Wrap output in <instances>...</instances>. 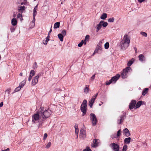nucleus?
Masks as SVG:
<instances>
[{
	"label": "nucleus",
	"mask_w": 151,
	"mask_h": 151,
	"mask_svg": "<svg viewBox=\"0 0 151 151\" xmlns=\"http://www.w3.org/2000/svg\"><path fill=\"white\" fill-rule=\"evenodd\" d=\"M22 13H19L17 16L18 18H19L22 16Z\"/></svg>",
	"instance_id": "50"
},
{
	"label": "nucleus",
	"mask_w": 151,
	"mask_h": 151,
	"mask_svg": "<svg viewBox=\"0 0 151 151\" xmlns=\"http://www.w3.org/2000/svg\"><path fill=\"white\" fill-rule=\"evenodd\" d=\"M83 45V44L81 43L80 42L79 43L78 45V46L79 47H81Z\"/></svg>",
	"instance_id": "58"
},
{
	"label": "nucleus",
	"mask_w": 151,
	"mask_h": 151,
	"mask_svg": "<svg viewBox=\"0 0 151 151\" xmlns=\"http://www.w3.org/2000/svg\"><path fill=\"white\" fill-rule=\"evenodd\" d=\"M21 87L19 86L16 88L14 90V91L12 93V94L14 93L19 91L21 89Z\"/></svg>",
	"instance_id": "31"
},
{
	"label": "nucleus",
	"mask_w": 151,
	"mask_h": 151,
	"mask_svg": "<svg viewBox=\"0 0 151 151\" xmlns=\"http://www.w3.org/2000/svg\"><path fill=\"white\" fill-rule=\"evenodd\" d=\"M35 72L33 70H31L30 72V75L28 78V80L30 81L32 78V76L35 74Z\"/></svg>",
	"instance_id": "16"
},
{
	"label": "nucleus",
	"mask_w": 151,
	"mask_h": 151,
	"mask_svg": "<svg viewBox=\"0 0 151 151\" xmlns=\"http://www.w3.org/2000/svg\"><path fill=\"white\" fill-rule=\"evenodd\" d=\"M51 144V142H49L46 146L45 147L47 148H49Z\"/></svg>",
	"instance_id": "41"
},
{
	"label": "nucleus",
	"mask_w": 151,
	"mask_h": 151,
	"mask_svg": "<svg viewBox=\"0 0 151 151\" xmlns=\"http://www.w3.org/2000/svg\"><path fill=\"white\" fill-rule=\"evenodd\" d=\"M75 134H78V126L75 127Z\"/></svg>",
	"instance_id": "35"
},
{
	"label": "nucleus",
	"mask_w": 151,
	"mask_h": 151,
	"mask_svg": "<svg viewBox=\"0 0 151 151\" xmlns=\"http://www.w3.org/2000/svg\"><path fill=\"white\" fill-rule=\"evenodd\" d=\"M40 117L39 111L37 113L34 114L32 116V122L33 123H36L39 122Z\"/></svg>",
	"instance_id": "5"
},
{
	"label": "nucleus",
	"mask_w": 151,
	"mask_h": 151,
	"mask_svg": "<svg viewBox=\"0 0 151 151\" xmlns=\"http://www.w3.org/2000/svg\"><path fill=\"white\" fill-rule=\"evenodd\" d=\"M52 27L51 26V29L49 32V34L50 33H51V32L52 31V30L51 29Z\"/></svg>",
	"instance_id": "62"
},
{
	"label": "nucleus",
	"mask_w": 151,
	"mask_h": 151,
	"mask_svg": "<svg viewBox=\"0 0 151 151\" xmlns=\"http://www.w3.org/2000/svg\"><path fill=\"white\" fill-rule=\"evenodd\" d=\"M127 149V146L126 145H124L123 146L122 151H126Z\"/></svg>",
	"instance_id": "34"
},
{
	"label": "nucleus",
	"mask_w": 151,
	"mask_h": 151,
	"mask_svg": "<svg viewBox=\"0 0 151 151\" xmlns=\"http://www.w3.org/2000/svg\"><path fill=\"white\" fill-rule=\"evenodd\" d=\"M10 149L9 148H7L6 149L4 150H2L1 151H9Z\"/></svg>",
	"instance_id": "56"
},
{
	"label": "nucleus",
	"mask_w": 151,
	"mask_h": 151,
	"mask_svg": "<svg viewBox=\"0 0 151 151\" xmlns=\"http://www.w3.org/2000/svg\"><path fill=\"white\" fill-rule=\"evenodd\" d=\"M94 102V101L91 100H89V105L91 108H92V107L93 104Z\"/></svg>",
	"instance_id": "29"
},
{
	"label": "nucleus",
	"mask_w": 151,
	"mask_h": 151,
	"mask_svg": "<svg viewBox=\"0 0 151 151\" xmlns=\"http://www.w3.org/2000/svg\"><path fill=\"white\" fill-rule=\"evenodd\" d=\"M134 59L132 58L131 60H129L127 63V65L129 66H130L133 63L134 61Z\"/></svg>",
	"instance_id": "25"
},
{
	"label": "nucleus",
	"mask_w": 151,
	"mask_h": 151,
	"mask_svg": "<svg viewBox=\"0 0 151 151\" xmlns=\"http://www.w3.org/2000/svg\"><path fill=\"white\" fill-rule=\"evenodd\" d=\"M48 41L49 40H47V39H46L45 40H44L43 41V44L45 45H46Z\"/></svg>",
	"instance_id": "42"
},
{
	"label": "nucleus",
	"mask_w": 151,
	"mask_h": 151,
	"mask_svg": "<svg viewBox=\"0 0 151 151\" xmlns=\"http://www.w3.org/2000/svg\"><path fill=\"white\" fill-rule=\"evenodd\" d=\"M12 24L13 26L16 25L17 24V21L15 18H14L12 19L11 21Z\"/></svg>",
	"instance_id": "19"
},
{
	"label": "nucleus",
	"mask_w": 151,
	"mask_h": 151,
	"mask_svg": "<svg viewBox=\"0 0 151 151\" xmlns=\"http://www.w3.org/2000/svg\"><path fill=\"white\" fill-rule=\"evenodd\" d=\"M121 133L122 131L120 129L118 131L117 134V137L120 136L121 134Z\"/></svg>",
	"instance_id": "37"
},
{
	"label": "nucleus",
	"mask_w": 151,
	"mask_h": 151,
	"mask_svg": "<svg viewBox=\"0 0 151 151\" xmlns=\"http://www.w3.org/2000/svg\"><path fill=\"white\" fill-rule=\"evenodd\" d=\"M137 1L138 2L140 3H142L143 2L147 1V0H137Z\"/></svg>",
	"instance_id": "48"
},
{
	"label": "nucleus",
	"mask_w": 151,
	"mask_h": 151,
	"mask_svg": "<svg viewBox=\"0 0 151 151\" xmlns=\"http://www.w3.org/2000/svg\"><path fill=\"white\" fill-rule=\"evenodd\" d=\"M96 99V98L95 96H93L92 98L91 99V100L93 101H95V100Z\"/></svg>",
	"instance_id": "54"
},
{
	"label": "nucleus",
	"mask_w": 151,
	"mask_h": 151,
	"mask_svg": "<svg viewBox=\"0 0 151 151\" xmlns=\"http://www.w3.org/2000/svg\"><path fill=\"white\" fill-rule=\"evenodd\" d=\"M95 50L97 52V53H101L102 52L101 46L99 45H97Z\"/></svg>",
	"instance_id": "15"
},
{
	"label": "nucleus",
	"mask_w": 151,
	"mask_h": 151,
	"mask_svg": "<svg viewBox=\"0 0 151 151\" xmlns=\"http://www.w3.org/2000/svg\"><path fill=\"white\" fill-rule=\"evenodd\" d=\"M41 75V73H39L37 75L34 77L32 82V86H35L37 83L38 81V79Z\"/></svg>",
	"instance_id": "9"
},
{
	"label": "nucleus",
	"mask_w": 151,
	"mask_h": 151,
	"mask_svg": "<svg viewBox=\"0 0 151 151\" xmlns=\"http://www.w3.org/2000/svg\"><path fill=\"white\" fill-rule=\"evenodd\" d=\"M18 12L22 13L25 12V8L24 6H18L17 7Z\"/></svg>",
	"instance_id": "12"
},
{
	"label": "nucleus",
	"mask_w": 151,
	"mask_h": 151,
	"mask_svg": "<svg viewBox=\"0 0 151 151\" xmlns=\"http://www.w3.org/2000/svg\"><path fill=\"white\" fill-rule=\"evenodd\" d=\"M90 36L88 35H86L85 38V40H88Z\"/></svg>",
	"instance_id": "49"
},
{
	"label": "nucleus",
	"mask_w": 151,
	"mask_h": 151,
	"mask_svg": "<svg viewBox=\"0 0 151 151\" xmlns=\"http://www.w3.org/2000/svg\"><path fill=\"white\" fill-rule=\"evenodd\" d=\"M96 53H97V52L95 50L93 54H92V56H93Z\"/></svg>",
	"instance_id": "63"
},
{
	"label": "nucleus",
	"mask_w": 151,
	"mask_h": 151,
	"mask_svg": "<svg viewBox=\"0 0 151 151\" xmlns=\"http://www.w3.org/2000/svg\"><path fill=\"white\" fill-rule=\"evenodd\" d=\"M35 16H33V18L32 21V23L34 25H35Z\"/></svg>",
	"instance_id": "51"
},
{
	"label": "nucleus",
	"mask_w": 151,
	"mask_h": 151,
	"mask_svg": "<svg viewBox=\"0 0 151 151\" xmlns=\"http://www.w3.org/2000/svg\"><path fill=\"white\" fill-rule=\"evenodd\" d=\"M100 23H101L102 26L104 27H106L108 25V23L103 20L101 21Z\"/></svg>",
	"instance_id": "22"
},
{
	"label": "nucleus",
	"mask_w": 151,
	"mask_h": 151,
	"mask_svg": "<svg viewBox=\"0 0 151 151\" xmlns=\"http://www.w3.org/2000/svg\"><path fill=\"white\" fill-rule=\"evenodd\" d=\"M110 147L113 151H119V145L114 143H112L109 145Z\"/></svg>",
	"instance_id": "7"
},
{
	"label": "nucleus",
	"mask_w": 151,
	"mask_h": 151,
	"mask_svg": "<svg viewBox=\"0 0 151 151\" xmlns=\"http://www.w3.org/2000/svg\"><path fill=\"white\" fill-rule=\"evenodd\" d=\"M130 42V37L127 34H126L120 42L121 49L124 50L127 49L129 45Z\"/></svg>",
	"instance_id": "2"
},
{
	"label": "nucleus",
	"mask_w": 151,
	"mask_h": 151,
	"mask_svg": "<svg viewBox=\"0 0 151 151\" xmlns=\"http://www.w3.org/2000/svg\"><path fill=\"white\" fill-rule=\"evenodd\" d=\"M124 115H121L118 118L117 122L118 124H120L122 122H123L124 120Z\"/></svg>",
	"instance_id": "13"
},
{
	"label": "nucleus",
	"mask_w": 151,
	"mask_h": 151,
	"mask_svg": "<svg viewBox=\"0 0 151 151\" xmlns=\"http://www.w3.org/2000/svg\"><path fill=\"white\" fill-rule=\"evenodd\" d=\"M95 74L93 75L90 78V80L91 81H93L95 78Z\"/></svg>",
	"instance_id": "44"
},
{
	"label": "nucleus",
	"mask_w": 151,
	"mask_h": 151,
	"mask_svg": "<svg viewBox=\"0 0 151 151\" xmlns=\"http://www.w3.org/2000/svg\"><path fill=\"white\" fill-rule=\"evenodd\" d=\"M142 101H139L137 102V103L136 104L135 108L136 109L140 107L142 104Z\"/></svg>",
	"instance_id": "20"
},
{
	"label": "nucleus",
	"mask_w": 151,
	"mask_h": 151,
	"mask_svg": "<svg viewBox=\"0 0 151 151\" xmlns=\"http://www.w3.org/2000/svg\"><path fill=\"white\" fill-rule=\"evenodd\" d=\"M91 120L92 122V124L93 126L95 125L97 123V118L94 114L91 113L90 115Z\"/></svg>",
	"instance_id": "8"
},
{
	"label": "nucleus",
	"mask_w": 151,
	"mask_h": 151,
	"mask_svg": "<svg viewBox=\"0 0 151 151\" xmlns=\"http://www.w3.org/2000/svg\"><path fill=\"white\" fill-rule=\"evenodd\" d=\"M60 22H58L55 23L54 26V28L56 29L58 28L60 26Z\"/></svg>",
	"instance_id": "28"
},
{
	"label": "nucleus",
	"mask_w": 151,
	"mask_h": 151,
	"mask_svg": "<svg viewBox=\"0 0 151 151\" xmlns=\"http://www.w3.org/2000/svg\"><path fill=\"white\" fill-rule=\"evenodd\" d=\"M104 47L105 49H108L109 47V43L108 42H107L104 44Z\"/></svg>",
	"instance_id": "33"
},
{
	"label": "nucleus",
	"mask_w": 151,
	"mask_h": 151,
	"mask_svg": "<svg viewBox=\"0 0 151 151\" xmlns=\"http://www.w3.org/2000/svg\"><path fill=\"white\" fill-rule=\"evenodd\" d=\"M52 111L49 109L46 110L44 109L43 107H40V111H39L40 117L42 118L41 120L39 122L38 127H39L42 125L44 121V119H47L52 114Z\"/></svg>",
	"instance_id": "1"
},
{
	"label": "nucleus",
	"mask_w": 151,
	"mask_h": 151,
	"mask_svg": "<svg viewBox=\"0 0 151 151\" xmlns=\"http://www.w3.org/2000/svg\"><path fill=\"white\" fill-rule=\"evenodd\" d=\"M111 137L112 139H114V138H116L117 137H116V135H111Z\"/></svg>",
	"instance_id": "57"
},
{
	"label": "nucleus",
	"mask_w": 151,
	"mask_h": 151,
	"mask_svg": "<svg viewBox=\"0 0 151 151\" xmlns=\"http://www.w3.org/2000/svg\"><path fill=\"white\" fill-rule=\"evenodd\" d=\"M98 140L96 139H94L93 141V144L91 145L92 147H96L98 146V142L97 141Z\"/></svg>",
	"instance_id": "17"
},
{
	"label": "nucleus",
	"mask_w": 151,
	"mask_h": 151,
	"mask_svg": "<svg viewBox=\"0 0 151 151\" xmlns=\"http://www.w3.org/2000/svg\"><path fill=\"white\" fill-rule=\"evenodd\" d=\"M37 10L34 9L33 10V16H35L37 14Z\"/></svg>",
	"instance_id": "38"
},
{
	"label": "nucleus",
	"mask_w": 151,
	"mask_h": 151,
	"mask_svg": "<svg viewBox=\"0 0 151 151\" xmlns=\"http://www.w3.org/2000/svg\"><path fill=\"white\" fill-rule=\"evenodd\" d=\"M16 14H15V13H14V14H13V17H14V18H15L16 17Z\"/></svg>",
	"instance_id": "61"
},
{
	"label": "nucleus",
	"mask_w": 151,
	"mask_h": 151,
	"mask_svg": "<svg viewBox=\"0 0 151 151\" xmlns=\"http://www.w3.org/2000/svg\"><path fill=\"white\" fill-rule=\"evenodd\" d=\"M15 29L14 27H11L10 28L11 31V32H14V31Z\"/></svg>",
	"instance_id": "53"
},
{
	"label": "nucleus",
	"mask_w": 151,
	"mask_h": 151,
	"mask_svg": "<svg viewBox=\"0 0 151 151\" xmlns=\"http://www.w3.org/2000/svg\"><path fill=\"white\" fill-rule=\"evenodd\" d=\"M61 34H62V35H63L64 37L66 35V32L65 30H63L61 32Z\"/></svg>",
	"instance_id": "36"
},
{
	"label": "nucleus",
	"mask_w": 151,
	"mask_h": 151,
	"mask_svg": "<svg viewBox=\"0 0 151 151\" xmlns=\"http://www.w3.org/2000/svg\"><path fill=\"white\" fill-rule=\"evenodd\" d=\"M11 89L10 88H9L7 89L5 91V92H7V93L9 94L10 92H11Z\"/></svg>",
	"instance_id": "46"
},
{
	"label": "nucleus",
	"mask_w": 151,
	"mask_h": 151,
	"mask_svg": "<svg viewBox=\"0 0 151 151\" xmlns=\"http://www.w3.org/2000/svg\"><path fill=\"white\" fill-rule=\"evenodd\" d=\"M86 131L83 128H81L80 132L79 137L80 138L84 139L86 137Z\"/></svg>",
	"instance_id": "10"
},
{
	"label": "nucleus",
	"mask_w": 151,
	"mask_h": 151,
	"mask_svg": "<svg viewBox=\"0 0 151 151\" xmlns=\"http://www.w3.org/2000/svg\"><path fill=\"white\" fill-rule=\"evenodd\" d=\"M107 17V14L106 13H103L100 17V18L102 19H105Z\"/></svg>",
	"instance_id": "26"
},
{
	"label": "nucleus",
	"mask_w": 151,
	"mask_h": 151,
	"mask_svg": "<svg viewBox=\"0 0 151 151\" xmlns=\"http://www.w3.org/2000/svg\"><path fill=\"white\" fill-rule=\"evenodd\" d=\"M87 85L86 86V87L84 89V92L86 94H87L88 92L89 89L88 87H87Z\"/></svg>",
	"instance_id": "30"
},
{
	"label": "nucleus",
	"mask_w": 151,
	"mask_h": 151,
	"mask_svg": "<svg viewBox=\"0 0 151 151\" xmlns=\"http://www.w3.org/2000/svg\"><path fill=\"white\" fill-rule=\"evenodd\" d=\"M62 35L61 34V33H59L58 34V37L59 39H60V40L62 42L63 41V37L64 36Z\"/></svg>",
	"instance_id": "24"
},
{
	"label": "nucleus",
	"mask_w": 151,
	"mask_h": 151,
	"mask_svg": "<svg viewBox=\"0 0 151 151\" xmlns=\"http://www.w3.org/2000/svg\"><path fill=\"white\" fill-rule=\"evenodd\" d=\"M123 133L124 135L127 137L129 136L130 135V134L129 130L127 128L123 130Z\"/></svg>",
	"instance_id": "14"
},
{
	"label": "nucleus",
	"mask_w": 151,
	"mask_h": 151,
	"mask_svg": "<svg viewBox=\"0 0 151 151\" xmlns=\"http://www.w3.org/2000/svg\"><path fill=\"white\" fill-rule=\"evenodd\" d=\"M120 76L119 75H116L115 76L112 78L109 81H107L106 83V85H108L111 84L112 82H114V83L116 82L119 79Z\"/></svg>",
	"instance_id": "6"
},
{
	"label": "nucleus",
	"mask_w": 151,
	"mask_h": 151,
	"mask_svg": "<svg viewBox=\"0 0 151 151\" xmlns=\"http://www.w3.org/2000/svg\"><path fill=\"white\" fill-rule=\"evenodd\" d=\"M114 21V17L110 18L108 19V21L109 22H113Z\"/></svg>",
	"instance_id": "32"
},
{
	"label": "nucleus",
	"mask_w": 151,
	"mask_h": 151,
	"mask_svg": "<svg viewBox=\"0 0 151 151\" xmlns=\"http://www.w3.org/2000/svg\"><path fill=\"white\" fill-rule=\"evenodd\" d=\"M37 63L36 62H35L34 63V66H33V68L34 69H35L36 68H37Z\"/></svg>",
	"instance_id": "52"
},
{
	"label": "nucleus",
	"mask_w": 151,
	"mask_h": 151,
	"mask_svg": "<svg viewBox=\"0 0 151 151\" xmlns=\"http://www.w3.org/2000/svg\"><path fill=\"white\" fill-rule=\"evenodd\" d=\"M136 101L134 100H132L130 103L129 104V108L132 110L136 104Z\"/></svg>",
	"instance_id": "11"
},
{
	"label": "nucleus",
	"mask_w": 151,
	"mask_h": 151,
	"mask_svg": "<svg viewBox=\"0 0 151 151\" xmlns=\"http://www.w3.org/2000/svg\"><path fill=\"white\" fill-rule=\"evenodd\" d=\"M140 33L142 36L144 37H146L147 35V33L145 32H141Z\"/></svg>",
	"instance_id": "39"
},
{
	"label": "nucleus",
	"mask_w": 151,
	"mask_h": 151,
	"mask_svg": "<svg viewBox=\"0 0 151 151\" xmlns=\"http://www.w3.org/2000/svg\"><path fill=\"white\" fill-rule=\"evenodd\" d=\"M131 68L129 67H126L123 70L121 74V76L123 78H127L128 76V74Z\"/></svg>",
	"instance_id": "4"
},
{
	"label": "nucleus",
	"mask_w": 151,
	"mask_h": 151,
	"mask_svg": "<svg viewBox=\"0 0 151 151\" xmlns=\"http://www.w3.org/2000/svg\"><path fill=\"white\" fill-rule=\"evenodd\" d=\"M38 5V4H37V5H36V6H35V8H34V9H36V10H37V7Z\"/></svg>",
	"instance_id": "60"
},
{
	"label": "nucleus",
	"mask_w": 151,
	"mask_h": 151,
	"mask_svg": "<svg viewBox=\"0 0 151 151\" xmlns=\"http://www.w3.org/2000/svg\"><path fill=\"white\" fill-rule=\"evenodd\" d=\"M131 139V138L130 137L125 138L124 140V143L129 144L130 142Z\"/></svg>",
	"instance_id": "18"
},
{
	"label": "nucleus",
	"mask_w": 151,
	"mask_h": 151,
	"mask_svg": "<svg viewBox=\"0 0 151 151\" xmlns=\"http://www.w3.org/2000/svg\"><path fill=\"white\" fill-rule=\"evenodd\" d=\"M134 48L135 50V53H137V49L136 47H134Z\"/></svg>",
	"instance_id": "55"
},
{
	"label": "nucleus",
	"mask_w": 151,
	"mask_h": 151,
	"mask_svg": "<svg viewBox=\"0 0 151 151\" xmlns=\"http://www.w3.org/2000/svg\"><path fill=\"white\" fill-rule=\"evenodd\" d=\"M3 102H1L0 103V107H2L3 106Z\"/></svg>",
	"instance_id": "59"
},
{
	"label": "nucleus",
	"mask_w": 151,
	"mask_h": 151,
	"mask_svg": "<svg viewBox=\"0 0 151 151\" xmlns=\"http://www.w3.org/2000/svg\"><path fill=\"white\" fill-rule=\"evenodd\" d=\"M139 60L141 61H143L144 58H145L144 56L142 54H140L139 55Z\"/></svg>",
	"instance_id": "27"
},
{
	"label": "nucleus",
	"mask_w": 151,
	"mask_h": 151,
	"mask_svg": "<svg viewBox=\"0 0 151 151\" xmlns=\"http://www.w3.org/2000/svg\"><path fill=\"white\" fill-rule=\"evenodd\" d=\"M104 39L102 40L97 45H99L101 46V44L104 42Z\"/></svg>",
	"instance_id": "43"
},
{
	"label": "nucleus",
	"mask_w": 151,
	"mask_h": 151,
	"mask_svg": "<svg viewBox=\"0 0 151 151\" xmlns=\"http://www.w3.org/2000/svg\"><path fill=\"white\" fill-rule=\"evenodd\" d=\"M102 26L101 24L100 23V22L99 24H97L96 26V32L99 31L101 28Z\"/></svg>",
	"instance_id": "21"
},
{
	"label": "nucleus",
	"mask_w": 151,
	"mask_h": 151,
	"mask_svg": "<svg viewBox=\"0 0 151 151\" xmlns=\"http://www.w3.org/2000/svg\"><path fill=\"white\" fill-rule=\"evenodd\" d=\"M83 151H92V150L89 147H87L86 149H84Z\"/></svg>",
	"instance_id": "40"
},
{
	"label": "nucleus",
	"mask_w": 151,
	"mask_h": 151,
	"mask_svg": "<svg viewBox=\"0 0 151 151\" xmlns=\"http://www.w3.org/2000/svg\"><path fill=\"white\" fill-rule=\"evenodd\" d=\"M50 37V36L49 35H48V36H47V37H46V39H47V40H49V38Z\"/></svg>",
	"instance_id": "64"
},
{
	"label": "nucleus",
	"mask_w": 151,
	"mask_h": 151,
	"mask_svg": "<svg viewBox=\"0 0 151 151\" xmlns=\"http://www.w3.org/2000/svg\"><path fill=\"white\" fill-rule=\"evenodd\" d=\"M47 133H45L44 134V137H43V140H45L47 137Z\"/></svg>",
	"instance_id": "47"
},
{
	"label": "nucleus",
	"mask_w": 151,
	"mask_h": 151,
	"mask_svg": "<svg viewBox=\"0 0 151 151\" xmlns=\"http://www.w3.org/2000/svg\"><path fill=\"white\" fill-rule=\"evenodd\" d=\"M149 89L148 88H145L142 92V95L145 96L148 92Z\"/></svg>",
	"instance_id": "23"
},
{
	"label": "nucleus",
	"mask_w": 151,
	"mask_h": 151,
	"mask_svg": "<svg viewBox=\"0 0 151 151\" xmlns=\"http://www.w3.org/2000/svg\"><path fill=\"white\" fill-rule=\"evenodd\" d=\"M25 81L23 83H22V82L21 83H20L19 84V86L22 88V87H23L24 85L25 84Z\"/></svg>",
	"instance_id": "45"
},
{
	"label": "nucleus",
	"mask_w": 151,
	"mask_h": 151,
	"mask_svg": "<svg viewBox=\"0 0 151 151\" xmlns=\"http://www.w3.org/2000/svg\"><path fill=\"white\" fill-rule=\"evenodd\" d=\"M87 102L86 100H84L81 106V110L83 112L82 116H83L86 114Z\"/></svg>",
	"instance_id": "3"
}]
</instances>
